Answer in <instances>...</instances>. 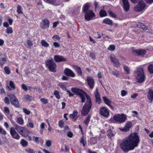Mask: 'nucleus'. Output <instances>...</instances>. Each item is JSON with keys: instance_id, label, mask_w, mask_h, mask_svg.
<instances>
[{"instance_id": "obj_1", "label": "nucleus", "mask_w": 153, "mask_h": 153, "mask_svg": "<svg viewBox=\"0 0 153 153\" xmlns=\"http://www.w3.org/2000/svg\"><path fill=\"white\" fill-rule=\"evenodd\" d=\"M140 142L139 137L137 134L135 132L133 133L120 141L119 146L124 152H127L133 150L138 146Z\"/></svg>"}, {"instance_id": "obj_2", "label": "nucleus", "mask_w": 153, "mask_h": 153, "mask_svg": "<svg viewBox=\"0 0 153 153\" xmlns=\"http://www.w3.org/2000/svg\"><path fill=\"white\" fill-rule=\"evenodd\" d=\"M71 91L74 93L78 95L80 97L82 102H84L85 101V98H86V101L83 106L81 112L82 115L84 116L88 114L92 107V102L90 97L84 91L81 89L73 88H71Z\"/></svg>"}, {"instance_id": "obj_3", "label": "nucleus", "mask_w": 153, "mask_h": 153, "mask_svg": "<svg viewBox=\"0 0 153 153\" xmlns=\"http://www.w3.org/2000/svg\"><path fill=\"white\" fill-rule=\"evenodd\" d=\"M143 0H131L134 3H138V4L134 7V10L136 11L140 12L144 9L146 6ZM148 3H151L153 2V0H145Z\"/></svg>"}, {"instance_id": "obj_4", "label": "nucleus", "mask_w": 153, "mask_h": 153, "mask_svg": "<svg viewBox=\"0 0 153 153\" xmlns=\"http://www.w3.org/2000/svg\"><path fill=\"white\" fill-rule=\"evenodd\" d=\"M16 129L21 135L25 137L28 136L29 140H31V137L29 135L33 134L32 132L25 129L24 127L18 125L16 126Z\"/></svg>"}, {"instance_id": "obj_5", "label": "nucleus", "mask_w": 153, "mask_h": 153, "mask_svg": "<svg viewBox=\"0 0 153 153\" xmlns=\"http://www.w3.org/2000/svg\"><path fill=\"white\" fill-rule=\"evenodd\" d=\"M126 118V116L124 114H116L111 118V120L113 123H121L125 121Z\"/></svg>"}, {"instance_id": "obj_6", "label": "nucleus", "mask_w": 153, "mask_h": 153, "mask_svg": "<svg viewBox=\"0 0 153 153\" xmlns=\"http://www.w3.org/2000/svg\"><path fill=\"white\" fill-rule=\"evenodd\" d=\"M45 64L50 71L54 73L56 71L57 66L52 58L47 60L45 62Z\"/></svg>"}, {"instance_id": "obj_7", "label": "nucleus", "mask_w": 153, "mask_h": 153, "mask_svg": "<svg viewBox=\"0 0 153 153\" xmlns=\"http://www.w3.org/2000/svg\"><path fill=\"white\" fill-rule=\"evenodd\" d=\"M85 19L87 21H89L96 19V15L93 11L89 10V11L84 13Z\"/></svg>"}, {"instance_id": "obj_8", "label": "nucleus", "mask_w": 153, "mask_h": 153, "mask_svg": "<svg viewBox=\"0 0 153 153\" xmlns=\"http://www.w3.org/2000/svg\"><path fill=\"white\" fill-rule=\"evenodd\" d=\"M132 126V122L127 121L126 122L124 128H120L119 129L122 132H126L129 131Z\"/></svg>"}, {"instance_id": "obj_9", "label": "nucleus", "mask_w": 153, "mask_h": 153, "mask_svg": "<svg viewBox=\"0 0 153 153\" xmlns=\"http://www.w3.org/2000/svg\"><path fill=\"white\" fill-rule=\"evenodd\" d=\"M50 22L49 20L46 18L45 19L43 20L40 24V27L41 28L44 29L48 28L49 27Z\"/></svg>"}, {"instance_id": "obj_10", "label": "nucleus", "mask_w": 153, "mask_h": 153, "mask_svg": "<svg viewBox=\"0 0 153 153\" xmlns=\"http://www.w3.org/2000/svg\"><path fill=\"white\" fill-rule=\"evenodd\" d=\"M100 114L102 116L105 117H108L109 114V110L105 107L101 108L100 111Z\"/></svg>"}, {"instance_id": "obj_11", "label": "nucleus", "mask_w": 153, "mask_h": 153, "mask_svg": "<svg viewBox=\"0 0 153 153\" xmlns=\"http://www.w3.org/2000/svg\"><path fill=\"white\" fill-rule=\"evenodd\" d=\"M9 96L10 97L11 103L16 107L18 106V101L16 97L13 94H10Z\"/></svg>"}, {"instance_id": "obj_12", "label": "nucleus", "mask_w": 153, "mask_h": 153, "mask_svg": "<svg viewBox=\"0 0 153 153\" xmlns=\"http://www.w3.org/2000/svg\"><path fill=\"white\" fill-rule=\"evenodd\" d=\"M109 57L113 64H114L116 67H118L120 66V63L114 55L111 54Z\"/></svg>"}, {"instance_id": "obj_13", "label": "nucleus", "mask_w": 153, "mask_h": 153, "mask_svg": "<svg viewBox=\"0 0 153 153\" xmlns=\"http://www.w3.org/2000/svg\"><path fill=\"white\" fill-rule=\"evenodd\" d=\"M10 132L12 137L16 140H18L20 138V136L16 130L13 128L10 129Z\"/></svg>"}, {"instance_id": "obj_14", "label": "nucleus", "mask_w": 153, "mask_h": 153, "mask_svg": "<svg viewBox=\"0 0 153 153\" xmlns=\"http://www.w3.org/2000/svg\"><path fill=\"white\" fill-rule=\"evenodd\" d=\"M55 61L57 62H59L62 61H66L67 60L63 56L59 55H55L54 57Z\"/></svg>"}, {"instance_id": "obj_15", "label": "nucleus", "mask_w": 153, "mask_h": 153, "mask_svg": "<svg viewBox=\"0 0 153 153\" xmlns=\"http://www.w3.org/2000/svg\"><path fill=\"white\" fill-rule=\"evenodd\" d=\"M65 74L68 76H74L75 75L73 72L68 68H66L64 71Z\"/></svg>"}, {"instance_id": "obj_16", "label": "nucleus", "mask_w": 153, "mask_h": 153, "mask_svg": "<svg viewBox=\"0 0 153 153\" xmlns=\"http://www.w3.org/2000/svg\"><path fill=\"white\" fill-rule=\"evenodd\" d=\"M134 75L135 76H145L143 69L141 68H138L134 71Z\"/></svg>"}, {"instance_id": "obj_17", "label": "nucleus", "mask_w": 153, "mask_h": 153, "mask_svg": "<svg viewBox=\"0 0 153 153\" xmlns=\"http://www.w3.org/2000/svg\"><path fill=\"white\" fill-rule=\"evenodd\" d=\"M133 53L138 56H144L146 53V51L145 50H134L132 51Z\"/></svg>"}, {"instance_id": "obj_18", "label": "nucleus", "mask_w": 153, "mask_h": 153, "mask_svg": "<svg viewBox=\"0 0 153 153\" xmlns=\"http://www.w3.org/2000/svg\"><path fill=\"white\" fill-rule=\"evenodd\" d=\"M147 98L149 102H152L153 100V90H149L147 94Z\"/></svg>"}, {"instance_id": "obj_19", "label": "nucleus", "mask_w": 153, "mask_h": 153, "mask_svg": "<svg viewBox=\"0 0 153 153\" xmlns=\"http://www.w3.org/2000/svg\"><path fill=\"white\" fill-rule=\"evenodd\" d=\"M87 82L90 88H93L94 85V82L93 79L91 77H88Z\"/></svg>"}, {"instance_id": "obj_20", "label": "nucleus", "mask_w": 153, "mask_h": 153, "mask_svg": "<svg viewBox=\"0 0 153 153\" xmlns=\"http://www.w3.org/2000/svg\"><path fill=\"white\" fill-rule=\"evenodd\" d=\"M72 67L75 70L78 76H81L82 75V72L80 67L75 65H73Z\"/></svg>"}, {"instance_id": "obj_21", "label": "nucleus", "mask_w": 153, "mask_h": 153, "mask_svg": "<svg viewBox=\"0 0 153 153\" xmlns=\"http://www.w3.org/2000/svg\"><path fill=\"white\" fill-rule=\"evenodd\" d=\"M123 7L124 10L126 11L129 10L130 5L128 0H123Z\"/></svg>"}, {"instance_id": "obj_22", "label": "nucleus", "mask_w": 153, "mask_h": 153, "mask_svg": "<svg viewBox=\"0 0 153 153\" xmlns=\"http://www.w3.org/2000/svg\"><path fill=\"white\" fill-rule=\"evenodd\" d=\"M103 99L105 103L111 108L113 109V106L111 105V102L105 97H103Z\"/></svg>"}, {"instance_id": "obj_23", "label": "nucleus", "mask_w": 153, "mask_h": 153, "mask_svg": "<svg viewBox=\"0 0 153 153\" xmlns=\"http://www.w3.org/2000/svg\"><path fill=\"white\" fill-rule=\"evenodd\" d=\"M90 4L89 3H86L83 6L82 10L84 13L89 11Z\"/></svg>"}, {"instance_id": "obj_24", "label": "nucleus", "mask_w": 153, "mask_h": 153, "mask_svg": "<svg viewBox=\"0 0 153 153\" xmlns=\"http://www.w3.org/2000/svg\"><path fill=\"white\" fill-rule=\"evenodd\" d=\"M103 8V9L100 10L99 13V15L102 17L106 16L107 15L106 11L104 9V7Z\"/></svg>"}, {"instance_id": "obj_25", "label": "nucleus", "mask_w": 153, "mask_h": 153, "mask_svg": "<svg viewBox=\"0 0 153 153\" xmlns=\"http://www.w3.org/2000/svg\"><path fill=\"white\" fill-rule=\"evenodd\" d=\"M78 114V112L76 110H74L73 113L72 114L70 115V117L73 119L74 121H75L77 118V115Z\"/></svg>"}, {"instance_id": "obj_26", "label": "nucleus", "mask_w": 153, "mask_h": 153, "mask_svg": "<svg viewBox=\"0 0 153 153\" xmlns=\"http://www.w3.org/2000/svg\"><path fill=\"white\" fill-rule=\"evenodd\" d=\"M95 94L96 99V102L98 103H100L101 101L100 95L97 90Z\"/></svg>"}, {"instance_id": "obj_27", "label": "nucleus", "mask_w": 153, "mask_h": 153, "mask_svg": "<svg viewBox=\"0 0 153 153\" xmlns=\"http://www.w3.org/2000/svg\"><path fill=\"white\" fill-rule=\"evenodd\" d=\"M103 22L104 24L111 25L113 24L111 20L108 18H106L103 20Z\"/></svg>"}, {"instance_id": "obj_28", "label": "nucleus", "mask_w": 153, "mask_h": 153, "mask_svg": "<svg viewBox=\"0 0 153 153\" xmlns=\"http://www.w3.org/2000/svg\"><path fill=\"white\" fill-rule=\"evenodd\" d=\"M41 43L42 45L45 48L48 47L49 46V44L45 40H42Z\"/></svg>"}, {"instance_id": "obj_29", "label": "nucleus", "mask_w": 153, "mask_h": 153, "mask_svg": "<svg viewBox=\"0 0 153 153\" xmlns=\"http://www.w3.org/2000/svg\"><path fill=\"white\" fill-rule=\"evenodd\" d=\"M137 27L139 28H141L143 29L146 30L147 29V27L145 25H144L143 23L139 22L137 24Z\"/></svg>"}, {"instance_id": "obj_30", "label": "nucleus", "mask_w": 153, "mask_h": 153, "mask_svg": "<svg viewBox=\"0 0 153 153\" xmlns=\"http://www.w3.org/2000/svg\"><path fill=\"white\" fill-rule=\"evenodd\" d=\"M17 122L21 125H23L24 123V120L22 117H18L17 119Z\"/></svg>"}, {"instance_id": "obj_31", "label": "nucleus", "mask_w": 153, "mask_h": 153, "mask_svg": "<svg viewBox=\"0 0 153 153\" xmlns=\"http://www.w3.org/2000/svg\"><path fill=\"white\" fill-rule=\"evenodd\" d=\"M45 124L44 123H42L40 125V132L41 134H42L43 132V130L45 128Z\"/></svg>"}, {"instance_id": "obj_32", "label": "nucleus", "mask_w": 153, "mask_h": 153, "mask_svg": "<svg viewBox=\"0 0 153 153\" xmlns=\"http://www.w3.org/2000/svg\"><path fill=\"white\" fill-rule=\"evenodd\" d=\"M108 13L109 15L111 17L113 18H116L117 17V16L115 14L112 12L111 10H109L108 11Z\"/></svg>"}, {"instance_id": "obj_33", "label": "nucleus", "mask_w": 153, "mask_h": 153, "mask_svg": "<svg viewBox=\"0 0 153 153\" xmlns=\"http://www.w3.org/2000/svg\"><path fill=\"white\" fill-rule=\"evenodd\" d=\"M144 77H136V80L138 83H141L144 81Z\"/></svg>"}, {"instance_id": "obj_34", "label": "nucleus", "mask_w": 153, "mask_h": 153, "mask_svg": "<svg viewBox=\"0 0 153 153\" xmlns=\"http://www.w3.org/2000/svg\"><path fill=\"white\" fill-rule=\"evenodd\" d=\"M59 85L63 90L67 91L66 86L64 83H59Z\"/></svg>"}, {"instance_id": "obj_35", "label": "nucleus", "mask_w": 153, "mask_h": 153, "mask_svg": "<svg viewBox=\"0 0 153 153\" xmlns=\"http://www.w3.org/2000/svg\"><path fill=\"white\" fill-rule=\"evenodd\" d=\"M20 143L23 147L26 146L28 145V142L24 139H22Z\"/></svg>"}, {"instance_id": "obj_36", "label": "nucleus", "mask_w": 153, "mask_h": 153, "mask_svg": "<svg viewBox=\"0 0 153 153\" xmlns=\"http://www.w3.org/2000/svg\"><path fill=\"white\" fill-rule=\"evenodd\" d=\"M90 119V117L89 116H88L86 119L85 120L84 123L86 125L87 127L88 125V124L89 122Z\"/></svg>"}, {"instance_id": "obj_37", "label": "nucleus", "mask_w": 153, "mask_h": 153, "mask_svg": "<svg viewBox=\"0 0 153 153\" xmlns=\"http://www.w3.org/2000/svg\"><path fill=\"white\" fill-rule=\"evenodd\" d=\"M4 70L5 73L6 74H9L10 73V68L8 67H5L4 68Z\"/></svg>"}, {"instance_id": "obj_38", "label": "nucleus", "mask_w": 153, "mask_h": 153, "mask_svg": "<svg viewBox=\"0 0 153 153\" xmlns=\"http://www.w3.org/2000/svg\"><path fill=\"white\" fill-rule=\"evenodd\" d=\"M32 99V97L28 95H27L25 96L23 98V100L26 101H30Z\"/></svg>"}, {"instance_id": "obj_39", "label": "nucleus", "mask_w": 153, "mask_h": 153, "mask_svg": "<svg viewBox=\"0 0 153 153\" xmlns=\"http://www.w3.org/2000/svg\"><path fill=\"white\" fill-rule=\"evenodd\" d=\"M148 70L150 73L153 74V65H149L148 67Z\"/></svg>"}, {"instance_id": "obj_40", "label": "nucleus", "mask_w": 153, "mask_h": 153, "mask_svg": "<svg viewBox=\"0 0 153 153\" xmlns=\"http://www.w3.org/2000/svg\"><path fill=\"white\" fill-rule=\"evenodd\" d=\"M13 29L11 27H9L6 30V32L8 33H13Z\"/></svg>"}, {"instance_id": "obj_41", "label": "nucleus", "mask_w": 153, "mask_h": 153, "mask_svg": "<svg viewBox=\"0 0 153 153\" xmlns=\"http://www.w3.org/2000/svg\"><path fill=\"white\" fill-rule=\"evenodd\" d=\"M123 68L127 74H129L130 72L129 68L127 66L124 65Z\"/></svg>"}, {"instance_id": "obj_42", "label": "nucleus", "mask_w": 153, "mask_h": 153, "mask_svg": "<svg viewBox=\"0 0 153 153\" xmlns=\"http://www.w3.org/2000/svg\"><path fill=\"white\" fill-rule=\"evenodd\" d=\"M4 112L6 115H8L9 114L10 110L8 107H5L4 108Z\"/></svg>"}, {"instance_id": "obj_43", "label": "nucleus", "mask_w": 153, "mask_h": 153, "mask_svg": "<svg viewBox=\"0 0 153 153\" xmlns=\"http://www.w3.org/2000/svg\"><path fill=\"white\" fill-rule=\"evenodd\" d=\"M115 46L114 45H111L109 46L108 49L109 51H113L115 49Z\"/></svg>"}, {"instance_id": "obj_44", "label": "nucleus", "mask_w": 153, "mask_h": 153, "mask_svg": "<svg viewBox=\"0 0 153 153\" xmlns=\"http://www.w3.org/2000/svg\"><path fill=\"white\" fill-rule=\"evenodd\" d=\"M40 101L43 104H46L48 102V100L45 98H42L40 99Z\"/></svg>"}, {"instance_id": "obj_45", "label": "nucleus", "mask_w": 153, "mask_h": 153, "mask_svg": "<svg viewBox=\"0 0 153 153\" xmlns=\"http://www.w3.org/2000/svg\"><path fill=\"white\" fill-rule=\"evenodd\" d=\"M54 94L55 95L56 97L58 99H59L60 98V96L59 95V93L57 91H55L54 92Z\"/></svg>"}, {"instance_id": "obj_46", "label": "nucleus", "mask_w": 153, "mask_h": 153, "mask_svg": "<svg viewBox=\"0 0 153 153\" xmlns=\"http://www.w3.org/2000/svg\"><path fill=\"white\" fill-rule=\"evenodd\" d=\"M17 11L19 14L23 13V12L22 10V7L20 6H18L17 7Z\"/></svg>"}, {"instance_id": "obj_47", "label": "nucleus", "mask_w": 153, "mask_h": 153, "mask_svg": "<svg viewBox=\"0 0 153 153\" xmlns=\"http://www.w3.org/2000/svg\"><path fill=\"white\" fill-rule=\"evenodd\" d=\"M52 38L55 41H56V40L59 41L60 39V37L59 36L57 35L54 36L52 37Z\"/></svg>"}, {"instance_id": "obj_48", "label": "nucleus", "mask_w": 153, "mask_h": 153, "mask_svg": "<svg viewBox=\"0 0 153 153\" xmlns=\"http://www.w3.org/2000/svg\"><path fill=\"white\" fill-rule=\"evenodd\" d=\"M46 2L53 4H55L56 0H44Z\"/></svg>"}, {"instance_id": "obj_49", "label": "nucleus", "mask_w": 153, "mask_h": 153, "mask_svg": "<svg viewBox=\"0 0 153 153\" xmlns=\"http://www.w3.org/2000/svg\"><path fill=\"white\" fill-rule=\"evenodd\" d=\"M94 5L95 6V11H97L98 10L99 7L98 3L95 1L94 2Z\"/></svg>"}, {"instance_id": "obj_50", "label": "nucleus", "mask_w": 153, "mask_h": 153, "mask_svg": "<svg viewBox=\"0 0 153 153\" xmlns=\"http://www.w3.org/2000/svg\"><path fill=\"white\" fill-rule=\"evenodd\" d=\"M108 136L110 137H111L114 136L111 130H108Z\"/></svg>"}, {"instance_id": "obj_51", "label": "nucleus", "mask_w": 153, "mask_h": 153, "mask_svg": "<svg viewBox=\"0 0 153 153\" xmlns=\"http://www.w3.org/2000/svg\"><path fill=\"white\" fill-rule=\"evenodd\" d=\"M25 151L28 153H35L34 151L30 148H28L27 149L25 150Z\"/></svg>"}, {"instance_id": "obj_52", "label": "nucleus", "mask_w": 153, "mask_h": 153, "mask_svg": "<svg viewBox=\"0 0 153 153\" xmlns=\"http://www.w3.org/2000/svg\"><path fill=\"white\" fill-rule=\"evenodd\" d=\"M80 143L82 144L84 146H85L86 143V141L85 140L84 137H82L80 140Z\"/></svg>"}, {"instance_id": "obj_53", "label": "nucleus", "mask_w": 153, "mask_h": 153, "mask_svg": "<svg viewBox=\"0 0 153 153\" xmlns=\"http://www.w3.org/2000/svg\"><path fill=\"white\" fill-rule=\"evenodd\" d=\"M6 60L5 58H3L0 61V63L1 65H3L5 62Z\"/></svg>"}, {"instance_id": "obj_54", "label": "nucleus", "mask_w": 153, "mask_h": 153, "mask_svg": "<svg viewBox=\"0 0 153 153\" xmlns=\"http://www.w3.org/2000/svg\"><path fill=\"white\" fill-rule=\"evenodd\" d=\"M23 112L26 114L29 115L30 113V111L25 108H24L23 109Z\"/></svg>"}, {"instance_id": "obj_55", "label": "nucleus", "mask_w": 153, "mask_h": 153, "mask_svg": "<svg viewBox=\"0 0 153 153\" xmlns=\"http://www.w3.org/2000/svg\"><path fill=\"white\" fill-rule=\"evenodd\" d=\"M0 133L3 135H5L7 134L6 132L0 127Z\"/></svg>"}, {"instance_id": "obj_56", "label": "nucleus", "mask_w": 153, "mask_h": 153, "mask_svg": "<svg viewBox=\"0 0 153 153\" xmlns=\"http://www.w3.org/2000/svg\"><path fill=\"white\" fill-rule=\"evenodd\" d=\"M64 122L63 121L60 120L59 123V126L61 128H62L64 126Z\"/></svg>"}, {"instance_id": "obj_57", "label": "nucleus", "mask_w": 153, "mask_h": 153, "mask_svg": "<svg viewBox=\"0 0 153 153\" xmlns=\"http://www.w3.org/2000/svg\"><path fill=\"white\" fill-rule=\"evenodd\" d=\"M27 126L31 128H33L34 127V125L31 122H29L27 125Z\"/></svg>"}, {"instance_id": "obj_58", "label": "nucleus", "mask_w": 153, "mask_h": 153, "mask_svg": "<svg viewBox=\"0 0 153 153\" xmlns=\"http://www.w3.org/2000/svg\"><path fill=\"white\" fill-rule=\"evenodd\" d=\"M27 45L29 47L33 45L32 42L30 40H27Z\"/></svg>"}, {"instance_id": "obj_59", "label": "nucleus", "mask_w": 153, "mask_h": 153, "mask_svg": "<svg viewBox=\"0 0 153 153\" xmlns=\"http://www.w3.org/2000/svg\"><path fill=\"white\" fill-rule=\"evenodd\" d=\"M52 141L51 140H48L46 143V145L48 147H50Z\"/></svg>"}, {"instance_id": "obj_60", "label": "nucleus", "mask_w": 153, "mask_h": 153, "mask_svg": "<svg viewBox=\"0 0 153 153\" xmlns=\"http://www.w3.org/2000/svg\"><path fill=\"white\" fill-rule=\"evenodd\" d=\"M127 94L126 91L125 90H123L121 92V95L122 97L125 96Z\"/></svg>"}, {"instance_id": "obj_61", "label": "nucleus", "mask_w": 153, "mask_h": 153, "mask_svg": "<svg viewBox=\"0 0 153 153\" xmlns=\"http://www.w3.org/2000/svg\"><path fill=\"white\" fill-rule=\"evenodd\" d=\"M10 85L12 88L14 89L15 88V86L13 82L12 81H10Z\"/></svg>"}, {"instance_id": "obj_62", "label": "nucleus", "mask_w": 153, "mask_h": 153, "mask_svg": "<svg viewBox=\"0 0 153 153\" xmlns=\"http://www.w3.org/2000/svg\"><path fill=\"white\" fill-rule=\"evenodd\" d=\"M4 102L7 104H9V103H10L9 99L8 97H5L4 100Z\"/></svg>"}, {"instance_id": "obj_63", "label": "nucleus", "mask_w": 153, "mask_h": 153, "mask_svg": "<svg viewBox=\"0 0 153 153\" xmlns=\"http://www.w3.org/2000/svg\"><path fill=\"white\" fill-rule=\"evenodd\" d=\"M33 140L36 143H39V138L38 137H33Z\"/></svg>"}, {"instance_id": "obj_64", "label": "nucleus", "mask_w": 153, "mask_h": 153, "mask_svg": "<svg viewBox=\"0 0 153 153\" xmlns=\"http://www.w3.org/2000/svg\"><path fill=\"white\" fill-rule=\"evenodd\" d=\"M53 45L56 48H58L60 47V44L57 42H54L53 43Z\"/></svg>"}]
</instances>
